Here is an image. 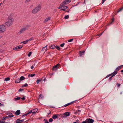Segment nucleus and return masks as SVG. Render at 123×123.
<instances>
[{"label": "nucleus", "instance_id": "55", "mask_svg": "<svg viewBox=\"0 0 123 123\" xmlns=\"http://www.w3.org/2000/svg\"><path fill=\"white\" fill-rule=\"evenodd\" d=\"M106 0H102V4H103L104 2Z\"/></svg>", "mask_w": 123, "mask_h": 123}, {"label": "nucleus", "instance_id": "49", "mask_svg": "<svg viewBox=\"0 0 123 123\" xmlns=\"http://www.w3.org/2000/svg\"><path fill=\"white\" fill-rule=\"evenodd\" d=\"M113 77H112V76L111 75V77L109 78V80H112V78Z\"/></svg>", "mask_w": 123, "mask_h": 123}, {"label": "nucleus", "instance_id": "47", "mask_svg": "<svg viewBox=\"0 0 123 123\" xmlns=\"http://www.w3.org/2000/svg\"><path fill=\"white\" fill-rule=\"evenodd\" d=\"M76 122H74L73 123H77V122H78H78H79V120H78L77 119V120H76Z\"/></svg>", "mask_w": 123, "mask_h": 123}, {"label": "nucleus", "instance_id": "26", "mask_svg": "<svg viewBox=\"0 0 123 123\" xmlns=\"http://www.w3.org/2000/svg\"><path fill=\"white\" fill-rule=\"evenodd\" d=\"M25 79V78L23 76H22L20 77L19 79L20 81H22L23 80H24Z\"/></svg>", "mask_w": 123, "mask_h": 123}, {"label": "nucleus", "instance_id": "29", "mask_svg": "<svg viewBox=\"0 0 123 123\" xmlns=\"http://www.w3.org/2000/svg\"><path fill=\"white\" fill-rule=\"evenodd\" d=\"M21 98L19 97H18L17 98H14V100H19Z\"/></svg>", "mask_w": 123, "mask_h": 123}, {"label": "nucleus", "instance_id": "45", "mask_svg": "<svg viewBox=\"0 0 123 123\" xmlns=\"http://www.w3.org/2000/svg\"><path fill=\"white\" fill-rule=\"evenodd\" d=\"M114 18H113L111 19V22L110 24H111L114 21Z\"/></svg>", "mask_w": 123, "mask_h": 123}, {"label": "nucleus", "instance_id": "50", "mask_svg": "<svg viewBox=\"0 0 123 123\" xmlns=\"http://www.w3.org/2000/svg\"><path fill=\"white\" fill-rule=\"evenodd\" d=\"M0 123H5V122L3 121L0 120Z\"/></svg>", "mask_w": 123, "mask_h": 123}, {"label": "nucleus", "instance_id": "17", "mask_svg": "<svg viewBox=\"0 0 123 123\" xmlns=\"http://www.w3.org/2000/svg\"><path fill=\"white\" fill-rule=\"evenodd\" d=\"M74 102V101H73V102H71L70 103L67 104L65 105H64L63 106L64 107H66L67 106H68L71 105Z\"/></svg>", "mask_w": 123, "mask_h": 123}, {"label": "nucleus", "instance_id": "5", "mask_svg": "<svg viewBox=\"0 0 123 123\" xmlns=\"http://www.w3.org/2000/svg\"><path fill=\"white\" fill-rule=\"evenodd\" d=\"M86 120L87 123H93L94 122V120L91 118H87Z\"/></svg>", "mask_w": 123, "mask_h": 123}, {"label": "nucleus", "instance_id": "3", "mask_svg": "<svg viewBox=\"0 0 123 123\" xmlns=\"http://www.w3.org/2000/svg\"><path fill=\"white\" fill-rule=\"evenodd\" d=\"M6 28L3 25H0V33H3L5 32L6 30Z\"/></svg>", "mask_w": 123, "mask_h": 123}, {"label": "nucleus", "instance_id": "33", "mask_svg": "<svg viewBox=\"0 0 123 123\" xmlns=\"http://www.w3.org/2000/svg\"><path fill=\"white\" fill-rule=\"evenodd\" d=\"M55 48V46L54 45H52L50 47V48L51 49H53Z\"/></svg>", "mask_w": 123, "mask_h": 123}, {"label": "nucleus", "instance_id": "6", "mask_svg": "<svg viewBox=\"0 0 123 123\" xmlns=\"http://www.w3.org/2000/svg\"><path fill=\"white\" fill-rule=\"evenodd\" d=\"M70 115V114L69 112H66L64 113V117H66L67 116H69Z\"/></svg>", "mask_w": 123, "mask_h": 123}, {"label": "nucleus", "instance_id": "60", "mask_svg": "<svg viewBox=\"0 0 123 123\" xmlns=\"http://www.w3.org/2000/svg\"><path fill=\"white\" fill-rule=\"evenodd\" d=\"M34 68V67L33 66H32L31 67V69L33 68Z\"/></svg>", "mask_w": 123, "mask_h": 123}, {"label": "nucleus", "instance_id": "43", "mask_svg": "<svg viewBox=\"0 0 123 123\" xmlns=\"http://www.w3.org/2000/svg\"><path fill=\"white\" fill-rule=\"evenodd\" d=\"M31 52H30L29 54H28V56L29 57H30L31 55Z\"/></svg>", "mask_w": 123, "mask_h": 123}, {"label": "nucleus", "instance_id": "24", "mask_svg": "<svg viewBox=\"0 0 123 123\" xmlns=\"http://www.w3.org/2000/svg\"><path fill=\"white\" fill-rule=\"evenodd\" d=\"M20 80L19 79H18L15 80V83H19L20 82Z\"/></svg>", "mask_w": 123, "mask_h": 123}, {"label": "nucleus", "instance_id": "14", "mask_svg": "<svg viewBox=\"0 0 123 123\" xmlns=\"http://www.w3.org/2000/svg\"><path fill=\"white\" fill-rule=\"evenodd\" d=\"M122 66H120L116 68L115 70L117 72L120 69H121Z\"/></svg>", "mask_w": 123, "mask_h": 123}, {"label": "nucleus", "instance_id": "13", "mask_svg": "<svg viewBox=\"0 0 123 123\" xmlns=\"http://www.w3.org/2000/svg\"><path fill=\"white\" fill-rule=\"evenodd\" d=\"M20 113V111L19 110H17L15 113V114L17 115H19Z\"/></svg>", "mask_w": 123, "mask_h": 123}, {"label": "nucleus", "instance_id": "28", "mask_svg": "<svg viewBox=\"0 0 123 123\" xmlns=\"http://www.w3.org/2000/svg\"><path fill=\"white\" fill-rule=\"evenodd\" d=\"M10 80V78L9 77L6 78H5L4 81H6L9 80Z\"/></svg>", "mask_w": 123, "mask_h": 123}, {"label": "nucleus", "instance_id": "54", "mask_svg": "<svg viewBox=\"0 0 123 123\" xmlns=\"http://www.w3.org/2000/svg\"><path fill=\"white\" fill-rule=\"evenodd\" d=\"M63 7V6H61V4L60 5V6L58 7L59 9H60L62 7Z\"/></svg>", "mask_w": 123, "mask_h": 123}, {"label": "nucleus", "instance_id": "4", "mask_svg": "<svg viewBox=\"0 0 123 123\" xmlns=\"http://www.w3.org/2000/svg\"><path fill=\"white\" fill-rule=\"evenodd\" d=\"M60 66L59 64H58L55 66H54L53 68V70L56 71L59 68Z\"/></svg>", "mask_w": 123, "mask_h": 123}, {"label": "nucleus", "instance_id": "59", "mask_svg": "<svg viewBox=\"0 0 123 123\" xmlns=\"http://www.w3.org/2000/svg\"><path fill=\"white\" fill-rule=\"evenodd\" d=\"M5 43H2V44L1 46H2L3 45H5Z\"/></svg>", "mask_w": 123, "mask_h": 123}, {"label": "nucleus", "instance_id": "38", "mask_svg": "<svg viewBox=\"0 0 123 123\" xmlns=\"http://www.w3.org/2000/svg\"><path fill=\"white\" fill-rule=\"evenodd\" d=\"M64 44H65V43H63L62 44H60V46L61 47H63Z\"/></svg>", "mask_w": 123, "mask_h": 123}, {"label": "nucleus", "instance_id": "9", "mask_svg": "<svg viewBox=\"0 0 123 123\" xmlns=\"http://www.w3.org/2000/svg\"><path fill=\"white\" fill-rule=\"evenodd\" d=\"M85 51H80L79 52V55L80 56H81L82 55L84 54Z\"/></svg>", "mask_w": 123, "mask_h": 123}, {"label": "nucleus", "instance_id": "58", "mask_svg": "<svg viewBox=\"0 0 123 123\" xmlns=\"http://www.w3.org/2000/svg\"><path fill=\"white\" fill-rule=\"evenodd\" d=\"M111 74H110L109 75H107V76L106 77V78L108 77H109L110 76H111Z\"/></svg>", "mask_w": 123, "mask_h": 123}, {"label": "nucleus", "instance_id": "23", "mask_svg": "<svg viewBox=\"0 0 123 123\" xmlns=\"http://www.w3.org/2000/svg\"><path fill=\"white\" fill-rule=\"evenodd\" d=\"M63 7V8L62 9H61V10H63L64 11H65V10L66 9H67L68 7L67 6H64Z\"/></svg>", "mask_w": 123, "mask_h": 123}, {"label": "nucleus", "instance_id": "16", "mask_svg": "<svg viewBox=\"0 0 123 123\" xmlns=\"http://www.w3.org/2000/svg\"><path fill=\"white\" fill-rule=\"evenodd\" d=\"M8 115L9 117L11 118L12 117H13L14 116L11 113H9Z\"/></svg>", "mask_w": 123, "mask_h": 123}, {"label": "nucleus", "instance_id": "42", "mask_svg": "<svg viewBox=\"0 0 123 123\" xmlns=\"http://www.w3.org/2000/svg\"><path fill=\"white\" fill-rule=\"evenodd\" d=\"M24 90V89H22L21 88L20 89L18 90L19 92L22 91Z\"/></svg>", "mask_w": 123, "mask_h": 123}, {"label": "nucleus", "instance_id": "35", "mask_svg": "<svg viewBox=\"0 0 123 123\" xmlns=\"http://www.w3.org/2000/svg\"><path fill=\"white\" fill-rule=\"evenodd\" d=\"M69 18V16L68 15H67L65 16V17H64V18L66 19L68 18Z\"/></svg>", "mask_w": 123, "mask_h": 123}, {"label": "nucleus", "instance_id": "61", "mask_svg": "<svg viewBox=\"0 0 123 123\" xmlns=\"http://www.w3.org/2000/svg\"><path fill=\"white\" fill-rule=\"evenodd\" d=\"M2 37V36H0V39Z\"/></svg>", "mask_w": 123, "mask_h": 123}, {"label": "nucleus", "instance_id": "48", "mask_svg": "<svg viewBox=\"0 0 123 123\" xmlns=\"http://www.w3.org/2000/svg\"><path fill=\"white\" fill-rule=\"evenodd\" d=\"M6 118L5 117H3L2 118V120H5V119H6Z\"/></svg>", "mask_w": 123, "mask_h": 123}, {"label": "nucleus", "instance_id": "27", "mask_svg": "<svg viewBox=\"0 0 123 123\" xmlns=\"http://www.w3.org/2000/svg\"><path fill=\"white\" fill-rule=\"evenodd\" d=\"M123 9V7L122 8H120L119 9H118V10L117 11V12L118 13L119 12H120L121 11H122V10Z\"/></svg>", "mask_w": 123, "mask_h": 123}, {"label": "nucleus", "instance_id": "12", "mask_svg": "<svg viewBox=\"0 0 123 123\" xmlns=\"http://www.w3.org/2000/svg\"><path fill=\"white\" fill-rule=\"evenodd\" d=\"M51 19V17H48L47 18L45 19L43 21V22L44 23H46L49 21V20Z\"/></svg>", "mask_w": 123, "mask_h": 123}, {"label": "nucleus", "instance_id": "62", "mask_svg": "<svg viewBox=\"0 0 123 123\" xmlns=\"http://www.w3.org/2000/svg\"><path fill=\"white\" fill-rule=\"evenodd\" d=\"M3 105L2 104H1V103L0 102V106H1V105Z\"/></svg>", "mask_w": 123, "mask_h": 123}, {"label": "nucleus", "instance_id": "39", "mask_svg": "<svg viewBox=\"0 0 123 123\" xmlns=\"http://www.w3.org/2000/svg\"><path fill=\"white\" fill-rule=\"evenodd\" d=\"M53 121V119L52 118H50L49 119V122H51Z\"/></svg>", "mask_w": 123, "mask_h": 123}, {"label": "nucleus", "instance_id": "51", "mask_svg": "<svg viewBox=\"0 0 123 123\" xmlns=\"http://www.w3.org/2000/svg\"><path fill=\"white\" fill-rule=\"evenodd\" d=\"M82 123H87V122L86 120L85 121H83L82 122Z\"/></svg>", "mask_w": 123, "mask_h": 123}, {"label": "nucleus", "instance_id": "37", "mask_svg": "<svg viewBox=\"0 0 123 123\" xmlns=\"http://www.w3.org/2000/svg\"><path fill=\"white\" fill-rule=\"evenodd\" d=\"M67 2V3H69L71 1V0H66Z\"/></svg>", "mask_w": 123, "mask_h": 123}, {"label": "nucleus", "instance_id": "63", "mask_svg": "<svg viewBox=\"0 0 123 123\" xmlns=\"http://www.w3.org/2000/svg\"><path fill=\"white\" fill-rule=\"evenodd\" d=\"M121 73L123 72V69L121 70Z\"/></svg>", "mask_w": 123, "mask_h": 123}, {"label": "nucleus", "instance_id": "25", "mask_svg": "<svg viewBox=\"0 0 123 123\" xmlns=\"http://www.w3.org/2000/svg\"><path fill=\"white\" fill-rule=\"evenodd\" d=\"M35 74H29L28 75V77H32L35 76Z\"/></svg>", "mask_w": 123, "mask_h": 123}, {"label": "nucleus", "instance_id": "52", "mask_svg": "<svg viewBox=\"0 0 123 123\" xmlns=\"http://www.w3.org/2000/svg\"><path fill=\"white\" fill-rule=\"evenodd\" d=\"M21 98L23 100H24L25 99V98L24 97H23Z\"/></svg>", "mask_w": 123, "mask_h": 123}, {"label": "nucleus", "instance_id": "20", "mask_svg": "<svg viewBox=\"0 0 123 123\" xmlns=\"http://www.w3.org/2000/svg\"><path fill=\"white\" fill-rule=\"evenodd\" d=\"M80 110H77L76 111L75 113L78 115H79L80 113Z\"/></svg>", "mask_w": 123, "mask_h": 123}, {"label": "nucleus", "instance_id": "41", "mask_svg": "<svg viewBox=\"0 0 123 123\" xmlns=\"http://www.w3.org/2000/svg\"><path fill=\"white\" fill-rule=\"evenodd\" d=\"M120 85H121L120 84H119L118 83H117L116 84V85L118 87L120 86Z\"/></svg>", "mask_w": 123, "mask_h": 123}, {"label": "nucleus", "instance_id": "44", "mask_svg": "<svg viewBox=\"0 0 123 123\" xmlns=\"http://www.w3.org/2000/svg\"><path fill=\"white\" fill-rule=\"evenodd\" d=\"M17 49H18V48L17 46L14 47V48L13 49V50H17Z\"/></svg>", "mask_w": 123, "mask_h": 123}, {"label": "nucleus", "instance_id": "2", "mask_svg": "<svg viewBox=\"0 0 123 123\" xmlns=\"http://www.w3.org/2000/svg\"><path fill=\"white\" fill-rule=\"evenodd\" d=\"M41 9V6L40 5H39L35 7L32 11V12L34 14H35L39 11Z\"/></svg>", "mask_w": 123, "mask_h": 123}, {"label": "nucleus", "instance_id": "64", "mask_svg": "<svg viewBox=\"0 0 123 123\" xmlns=\"http://www.w3.org/2000/svg\"><path fill=\"white\" fill-rule=\"evenodd\" d=\"M45 79H46L45 78H44V80H44V81L45 80Z\"/></svg>", "mask_w": 123, "mask_h": 123}, {"label": "nucleus", "instance_id": "32", "mask_svg": "<svg viewBox=\"0 0 123 123\" xmlns=\"http://www.w3.org/2000/svg\"><path fill=\"white\" fill-rule=\"evenodd\" d=\"M24 27L26 30H27L29 28V26L28 25H27L25 26Z\"/></svg>", "mask_w": 123, "mask_h": 123}, {"label": "nucleus", "instance_id": "21", "mask_svg": "<svg viewBox=\"0 0 123 123\" xmlns=\"http://www.w3.org/2000/svg\"><path fill=\"white\" fill-rule=\"evenodd\" d=\"M47 45H46L44 47H43L42 50L46 51L47 50Z\"/></svg>", "mask_w": 123, "mask_h": 123}, {"label": "nucleus", "instance_id": "34", "mask_svg": "<svg viewBox=\"0 0 123 123\" xmlns=\"http://www.w3.org/2000/svg\"><path fill=\"white\" fill-rule=\"evenodd\" d=\"M33 37H31L29 39H28L27 40H28V42L29 41H31V40H33Z\"/></svg>", "mask_w": 123, "mask_h": 123}, {"label": "nucleus", "instance_id": "10", "mask_svg": "<svg viewBox=\"0 0 123 123\" xmlns=\"http://www.w3.org/2000/svg\"><path fill=\"white\" fill-rule=\"evenodd\" d=\"M59 115L58 114H54L52 116V117L54 119H55L58 118Z\"/></svg>", "mask_w": 123, "mask_h": 123}, {"label": "nucleus", "instance_id": "36", "mask_svg": "<svg viewBox=\"0 0 123 123\" xmlns=\"http://www.w3.org/2000/svg\"><path fill=\"white\" fill-rule=\"evenodd\" d=\"M18 49H20L22 48V46L21 45H19L17 46Z\"/></svg>", "mask_w": 123, "mask_h": 123}, {"label": "nucleus", "instance_id": "46", "mask_svg": "<svg viewBox=\"0 0 123 123\" xmlns=\"http://www.w3.org/2000/svg\"><path fill=\"white\" fill-rule=\"evenodd\" d=\"M28 85L26 83L25 84V85H23V87H26Z\"/></svg>", "mask_w": 123, "mask_h": 123}, {"label": "nucleus", "instance_id": "7", "mask_svg": "<svg viewBox=\"0 0 123 123\" xmlns=\"http://www.w3.org/2000/svg\"><path fill=\"white\" fill-rule=\"evenodd\" d=\"M24 119L20 120L19 119H18L16 121V123H21L23 122L24 121Z\"/></svg>", "mask_w": 123, "mask_h": 123}, {"label": "nucleus", "instance_id": "40", "mask_svg": "<svg viewBox=\"0 0 123 123\" xmlns=\"http://www.w3.org/2000/svg\"><path fill=\"white\" fill-rule=\"evenodd\" d=\"M73 39H69L68 41V42H72L73 40Z\"/></svg>", "mask_w": 123, "mask_h": 123}, {"label": "nucleus", "instance_id": "11", "mask_svg": "<svg viewBox=\"0 0 123 123\" xmlns=\"http://www.w3.org/2000/svg\"><path fill=\"white\" fill-rule=\"evenodd\" d=\"M67 3V2L66 1H65L63 2L61 4V6H65V5L66 4H68Z\"/></svg>", "mask_w": 123, "mask_h": 123}, {"label": "nucleus", "instance_id": "30", "mask_svg": "<svg viewBox=\"0 0 123 123\" xmlns=\"http://www.w3.org/2000/svg\"><path fill=\"white\" fill-rule=\"evenodd\" d=\"M28 40H27L25 41L22 42L21 43H23L25 44H26L28 42Z\"/></svg>", "mask_w": 123, "mask_h": 123}, {"label": "nucleus", "instance_id": "53", "mask_svg": "<svg viewBox=\"0 0 123 123\" xmlns=\"http://www.w3.org/2000/svg\"><path fill=\"white\" fill-rule=\"evenodd\" d=\"M44 123H49L48 120H46L45 121Z\"/></svg>", "mask_w": 123, "mask_h": 123}, {"label": "nucleus", "instance_id": "22", "mask_svg": "<svg viewBox=\"0 0 123 123\" xmlns=\"http://www.w3.org/2000/svg\"><path fill=\"white\" fill-rule=\"evenodd\" d=\"M42 79H40L37 80V81H36V82H37V84H38L42 80Z\"/></svg>", "mask_w": 123, "mask_h": 123}, {"label": "nucleus", "instance_id": "1", "mask_svg": "<svg viewBox=\"0 0 123 123\" xmlns=\"http://www.w3.org/2000/svg\"><path fill=\"white\" fill-rule=\"evenodd\" d=\"M14 21V19L11 16H9L6 20L5 25L8 27L12 25Z\"/></svg>", "mask_w": 123, "mask_h": 123}, {"label": "nucleus", "instance_id": "19", "mask_svg": "<svg viewBox=\"0 0 123 123\" xmlns=\"http://www.w3.org/2000/svg\"><path fill=\"white\" fill-rule=\"evenodd\" d=\"M38 109L37 108H36L32 110V111H32V113L33 114H34L35 113H36Z\"/></svg>", "mask_w": 123, "mask_h": 123}, {"label": "nucleus", "instance_id": "18", "mask_svg": "<svg viewBox=\"0 0 123 123\" xmlns=\"http://www.w3.org/2000/svg\"><path fill=\"white\" fill-rule=\"evenodd\" d=\"M26 30L24 27V28H22V29L20 31V33H21L23 31H25Z\"/></svg>", "mask_w": 123, "mask_h": 123}, {"label": "nucleus", "instance_id": "57", "mask_svg": "<svg viewBox=\"0 0 123 123\" xmlns=\"http://www.w3.org/2000/svg\"><path fill=\"white\" fill-rule=\"evenodd\" d=\"M5 117L6 118V119H8V118H9V116H6V117Z\"/></svg>", "mask_w": 123, "mask_h": 123}, {"label": "nucleus", "instance_id": "31", "mask_svg": "<svg viewBox=\"0 0 123 123\" xmlns=\"http://www.w3.org/2000/svg\"><path fill=\"white\" fill-rule=\"evenodd\" d=\"M55 48L58 50H60V47L56 45V46H55Z\"/></svg>", "mask_w": 123, "mask_h": 123}, {"label": "nucleus", "instance_id": "8", "mask_svg": "<svg viewBox=\"0 0 123 123\" xmlns=\"http://www.w3.org/2000/svg\"><path fill=\"white\" fill-rule=\"evenodd\" d=\"M33 111L32 110H30L28 112L26 113L25 114H24L22 116V117H23L24 116H27L28 114H30L31 113H32V111Z\"/></svg>", "mask_w": 123, "mask_h": 123}, {"label": "nucleus", "instance_id": "56", "mask_svg": "<svg viewBox=\"0 0 123 123\" xmlns=\"http://www.w3.org/2000/svg\"><path fill=\"white\" fill-rule=\"evenodd\" d=\"M33 5H31V6H30V8H32V7H33Z\"/></svg>", "mask_w": 123, "mask_h": 123}, {"label": "nucleus", "instance_id": "15", "mask_svg": "<svg viewBox=\"0 0 123 123\" xmlns=\"http://www.w3.org/2000/svg\"><path fill=\"white\" fill-rule=\"evenodd\" d=\"M117 73V72L115 70V71L113 72L112 74H111V75L112 76V77H113L114 76H115Z\"/></svg>", "mask_w": 123, "mask_h": 123}]
</instances>
